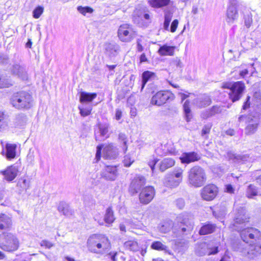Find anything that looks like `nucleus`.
<instances>
[{
  "label": "nucleus",
  "mask_w": 261,
  "mask_h": 261,
  "mask_svg": "<svg viewBox=\"0 0 261 261\" xmlns=\"http://www.w3.org/2000/svg\"><path fill=\"white\" fill-rule=\"evenodd\" d=\"M77 11L83 15H86L87 13H92L93 11V10L91 7L86 6H79L77 8Z\"/></svg>",
  "instance_id": "49"
},
{
  "label": "nucleus",
  "mask_w": 261,
  "mask_h": 261,
  "mask_svg": "<svg viewBox=\"0 0 261 261\" xmlns=\"http://www.w3.org/2000/svg\"><path fill=\"white\" fill-rule=\"evenodd\" d=\"M172 17V14L169 12H166L164 15L163 28L166 31H169V24Z\"/></svg>",
  "instance_id": "45"
},
{
  "label": "nucleus",
  "mask_w": 261,
  "mask_h": 261,
  "mask_svg": "<svg viewBox=\"0 0 261 261\" xmlns=\"http://www.w3.org/2000/svg\"><path fill=\"white\" fill-rule=\"evenodd\" d=\"M12 85V81L10 76L4 74H0V88H8Z\"/></svg>",
  "instance_id": "39"
},
{
  "label": "nucleus",
  "mask_w": 261,
  "mask_h": 261,
  "mask_svg": "<svg viewBox=\"0 0 261 261\" xmlns=\"http://www.w3.org/2000/svg\"><path fill=\"white\" fill-rule=\"evenodd\" d=\"M7 126V116L4 112L0 111V130L6 128Z\"/></svg>",
  "instance_id": "48"
},
{
  "label": "nucleus",
  "mask_w": 261,
  "mask_h": 261,
  "mask_svg": "<svg viewBox=\"0 0 261 261\" xmlns=\"http://www.w3.org/2000/svg\"><path fill=\"white\" fill-rule=\"evenodd\" d=\"M155 194L154 188L151 186L144 187L139 194V200L141 203L148 204L153 198Z\"/></svg>",
  "instance_id": "14"
},
{
  "label": "nucleus",
  "mask_w": 261,
  "mask_h": 261,
  "mask_svg": "<svg viewBox=\"0 0 261 261\" xmlns=\"http://www.w3.org/2000/svg\"><path fill=\"white\" fill-rule=\"evenodd\" d=\"M246 195L249 198H253L258 195V188L253 185H249L246 190Z\"/></svg>",
  "instance_id": "41"
},
{
  "label": "nucleus",
  "mask_w": 261,
  "mask_h": 261,
  "mask_svg": "<svg viewBox=\"0 0 261 261\" xmlns=\"http://www.w3.org/2000/svg\"><path fill=\"white\" fill-rule=\"evenodd\" d=\"M32 94L25 91H20L13 94L10 103L15 109L19 110H27L33 106Z\"/></svg>",
  "instance_id": "2"
},
{
  "label": "nucleus",
  "mask_w": 261,
  "mask_h": 261,
  "mask_svg": "<svg viewBox=\"0 0 261 261\" xmlns=\"http://www.w3.org/2000/svg\"><path fill=\"white\" fill-rule=\"evenodd\" d=\"M98 132L95 133V140L97 141H101L109 137V129L110 125L109 124H99Z\"/></svg>",
  "instance_id": "21"
},
{
  "label": "nucleus",
  "mask_w": 261,
  "mask_h": 261,
  "mask_svg": "<svg viewBox=\"0 0 261 261\" xmlns=\"http://www.w3.org/2000/svg\"><path fill=\"white\" fill-rule=\"evenodd\" d=\"M175 164V161L171 158H165L160 163L159 169L164 172L169 168L173 167Z\"/></svg>",
  "instance_id": "30"
},
{
  "label": "nucleus",
  "mask_w": 261,
  "mask_h": 261,
  "mask_svg": "<svg viewBox=\"0 0 261 261\" xmlns=\"http://www.w3.org/2000/svg\"><path fill=\"white\" fill-rule=\"evenodd\" d=\"M243 254L250 259H253L261 254V245L258 244H246Z\"/></svg>",
  "instance_id": "12"
},
{
  "label": "nucleus",
  "mask_w": 261,
  "mask_h": 261,
  "mask_svg": "<svg viewBox=\"0 0 261 261\" xmlns=\"http://www.w3.org/2000/svg\"><path fill=\"white\" fill-rule=\"evenodd\" d=\"M183 172L184 170L181 168L176 167L174 169L173 172L170 174L181 182L182 180Z\"/></svg>",
  "instance_id": "44"
},
{
  "label": "nucleus",
  "mask_w": 261,
  "mask_h": 261,
  "mask_svg": "<svg viewBox=\"0 0 261 261\" xmlns=\"http://www.w3.org/2000/svg\"><path fill=\"white\" fill-rule=\"evenodd\" d=\"M261 117V105L258 106L255 112H252L249 115L248 121L245 128V133L247 135H251L255 134L260 123Z\"/></svg>",
  "instance_id": "7"
},
{
  "label": "nucleus",
  "mask_w": 261,
  "mask_h": 261,
  "mask_svg": "<svg viewBox=\"0 0 261 261\" xmlns=\"http://www.w3.org/2000/svg\"><path fill=\"white\" fill-rule=\"evenodd\" d=\"M227 157L229 160H232L234 163H240L247 161L248 157L246 155H240L234 153L232 151H229L227 153Z\"/></svg>",
  "instance_id": "31"
},
{
  "label": "nucleus",
  "mask_w": 261,
  "mask_h": 261,
  "mask_svg": "<svg viewBox=\"0 0 261 261\" xmlns=\"http://www.w3.org/2000/svg\"><path fill=\"white\" fill-rule=\"evenodd\" d=\"M180 182L171 176L170 174H167L165 179L164 184L167 187L170 188H174L177 187L179 184Z\"/></svg>",
  "instance_id": "33"
},
{
  "label": "nucleus",
  "mask_w": 261,
  "mask_h": 261,
  "mask_svg": "<svg viewBox=\"0 0 261 261\" xmlns=\"http://www.w3.org/2000/svg\"><path fill=\"white\" fill-rule=\"evenodd\" d=\"M216 228V225L215 224L207 222L203 224L199 230V233L200 235L210 234L214 232Z\"/></svg>",
  "instance_id": "28"
},
{
  "label": "nucleus",
  "mask_w": 261,
  "mask_h": 261,
  "mask_svg": "<svg viewBox=\"0 0 261 261\" xmlns=\"http://www.w3.org/2000/svg\"><path fill=\"white\" fill-rule=\"evenodd\" d=\"M211 126H210L208 125H205L204 126L202 129L201 135L202 136H204L205 135H206L210 133V129H211Z\"/></svg>",
  "instance_id": "63"
},
{
  "label": "nucleus",
  "mask_w": 261,
  "mask_h": 261,
  "mask_svg": "<svg viewBox=\"0 0 261 261\" xmlns=\"http://www.w3.org/2000/svg\"><path fill=\"white\" fill-rule=\"evenodd\" d=\"M175 47L163 45L159 48L158 53L161 56H173L174 55Z\"/></svg>",
  "instance_id": "35"
},
{
  "label": "nucleus",
  "mask_w": 261,
  "mask_h": 261,
  "mask_svg": "<svg viewBox=\"0 0 261 261\" xmlns=\"http://www.w3.org/2000/svg\"><path fill=\"white\" fill-rule=\"evenodd\" d=\"M134 162V159H132L129 155H125L123 160V164L125 167H129Z\"/></svg>",
  "instance_id": "56"
},
{
  "label": "nucleus",
  "mask_w": 261,
  "mask_h": 261,
  "mask_svg": "<svg viewBox=\"0 0 261 261\" xmlns=\"http://www.w3.org/2000/svg\"><path fill=\"white\" fill-rule=\"evenodd\" d=\"M44 9L41 6L37 7L33 11V16L34 18L37 19L40 17L43 12Z\"/></svg>",
  "instance_id": "52"
},
{
  "label": "nucleus",
  "mask_w": 261,
  "mask_h": 261,
  "mask_svg": "<svg viewBox=\"0 0 261 261\" xmlns=\"http://www.w3.org/2000/svg\"><path fill=\"white\" fill-rule=\"evenodd\" d=\"M150 247L151 249L158 251H164L165 253L168 254H172L171 250L169 247L163 244L160 241H154L152 243Z\"/></svg>",
  "instance_id": "32"
},
{
  "label": "nucleus",
  "mask_w": 261,
  "mask_h": 261,
  "mask_svg": "<svg viewBox=\"0 0 261 261\" xmlns=\"http://www.w3.org/2000/svg\"><path fill=\"white\" fill-rule=\"evenodd\" d=\"M148 3L152 8H162L169 5L170 0H149Z\"/></svg>",
  "instance_id": "36"
},
{
  "label": "nucleus",
  "mask_w": 261,
  "mask_h": 261,
  "mask_svg": "<svg viewBox=\"0 0 261 261\" xmlns=\"http://www.w3.org/2000/svg\"><path fill=\"white\" fill-rule=\"evenodd\" d=\"M118 175L116 166H107L102 173V177L108 180H114Z\"/></svg>",
  "instance_id": "22"
},
{
  "label": "nucleus",
  "mask_w": 261,
  "mask_h": 261,
  "mask_svg": "<svg viewBox=\"0 0 261 261\" xmlns=\"http://www.w3.org/2000/svg\"><path fill=\"white\" fill-rule=\"evenodd\" d=\"M178 21L177 19H174L171 23V26L169 29V31L172 32L174 33L176 30V29L178 27Z\"/></svg>",
  "instance_id": "59"
},
{
  "label": "nucleus",
  "mask_w": 261,
  "mask_h": 261,
  "mask_svg": "<svg viewBox=\"0 0 261 261\" xmlns=\"http://www.w3.org/2000/svg\"><path fill=\"white\" fill-rule=\"evenodd\" d=\"M79 109L80 110V113L81 116L83 117L87 116L91 114L92 111V107H79Z\"/></svg>",
  "instance_id": "50"
},
{
  "label": "nucleus",
  "mask_w": 261,
  "mask_h": 261,
  "mask_svg": "<svg viewBox=\"0 0 261 261\" xmlns=\"http://www.w3.org/2000/svg\"><path fill=\"white\" fill-rule=\"evenodd\" d=\"M183 109L186 120L187 122L191 120L192 118V114L190 108V101L188 100H186L184 105Z\"/></svg>",
  "instance_id": "42"
},
{
  "label": "nucleus",
  "mask_w": 261,
  "mask_h": 261,
  "mask_svg": "<svg viewBox=\"0 0 261 261\" xmlns=\"http://www.w3.org/2000/svg\"><path fill=\"white\" fill-rule=\"evenodd\" d=\"M242 228V226L239 227L240 236L242 240L246 243H248L250 240H255L256 241L257 239L258 240L259 239L260 234L257 229L252 227Z\"/></svg>",
  "instance_id": "8"
},
{
  "label": "nucleus",
  "mask_w": 261,
  "mask_h": 261,
  "mask_svg": "<svg viewBox=\"0 0 261 261\" xmlns=\"http://www.w3.org/2000/svg\"><path fill=\"white\" fill-rule=\"evenodd\" d=\"M210 110L212 116L220 113L222 110V108L218 106H214Z\"/></svg>",
  "instance_id": "57"
},
{
  "label": "nucleus",
  "mask_w": 261,
  "mask_h": 261,
  "mask_svg": "<svg viewBox=\"0 0 261 261\" xmlns=\"http://www.w3.org/2000/svg\"><path fill=\"white\" fill-rule=\"evenodd\" d=\"M19 247V241L15 234L11 232H4L0 235V248L4 251L14 252Z\"/></svg>",
  "instance_id": "5"
},
{
  "label": "nucleus",
  "mask_w": 261,
  "mask_h": 261,
  "mask_svg": "<svg viewBox=\"0 0 261 261\" xmlns=\"http://www.w3.org/2000/svg\"><path fill=\"white\" fill-rule=\"evenodd\" d=\"M11 217L5 214H0V230L7 229L12 225Z\"/></svg>",
  "instance_id": "29"
},
{
  "label": "nucleus",
  "mask_w": 261,
  "mask_h": 261,
  "mask_svg": "<svg viewBox=\"0 0 261 261\" xmlns=\"http://www.w3.org/2000/svg\"><path fill=\"white\" fill-rule=\"evenodd\" d=\"M172 97V93L169 91H160L153 95L150 103L153 105L161 106Z\"/></svg>",
  "instance_id": "10"
},
{
  "label": "nucleus",
  "mask_w": 261,
  "mask_h": 261,
  "mask_svg": "<svg viewBox=\"0 0 261 261\" xmlns=\"http://www.w3.org/2000/svg\"><path fill=\"white\" fill-rule=\"evenodd\" d=\"M222 88L230 90L228 93L229 97L234 102L241 98L245 86L243 82L238 81L233 83H225L223 84Z\"/></svg>",
  "instance_id": "6"
},
{
  "label": "nucleus",
  "mask_w": 261,
  "mask_h": 261,
  "mask_svg": "<svg viewBox=\"0 0 261 261\" xmlns=\"http://www.w3.org/2000/svg\"><path fill=\"white\" fill-rule=\"evenodd\" d=\"M226 16V21L228 24L234 23L239 16L236 6L234 5H229L227 9Z\"/></svg>",
  "instance_id": "17"
},
{
  "label": "nucleus",
  "mask_w": 261,
  "mask_h": 261,
  "mask_svg": "<svg viewBox=\"0 0 261 261\" xmlns=\"http://www.w3.org/2000/svg\"><path fill=\"white\" fill-rule=\"evenodd\" d=\"M18 185L23 190H27L30 187L29 181L26 179L21 178L18 182Z\"/></svg>",
  "instance_id": "54"
},
{
  "label": "nucleus",
  "mask_w": 261,
  "mask_h": 261,
  "mask_svg": "<svg viewBox=\"0 0 261 261\" xmlns=\"http://www.w3.org/2000/svg\"><path fill=\"white\" fill-rule=\"evenodd\" d=\"M146 179L142 176H137L135 177L131 182L129 188V193L134 195L138 193L141 190L144 188L145 184Z\"/></svg>",
  "instance_id": "13"
},
{
  "label": "nucleus",
  "mask_w": 261,
  "mask_h": 261,
  "mask_svg": "<svg viewBox=\"0 0 261 261\" xmlns=\"http://www.w3.org/2000/svg\"><path fill=\"white\" fill-rule=\"evenodd\" d=\"M103 220L108 225L111 224L115 220L114 212L111 206L107 208Z\"/></svg>",
  "instance_id": "37"
},
{
  "label": "nucleus",
  "mask_w": 261,
  "mask_h": 261,
  "mask_svg": "<svg viewBox=\"0 0 261 261\" xmlns=\"http://www.w3.org/2000/svg\"><path fill=\"white\" fill-rule=\"evenodd\" d=\"M176 206L180 210L184 208L185 202L182 198H178L175 201Z\"/></svg>",
  "instance_id": "58"
},
{
  "label": "nucleus",
  "mask_w": 261,
  "mask_h": 261,
  "mask_svg": "<svg viewBox=\"0 0 261 261\" xmlns=\"http://www.w3.org/2000/svg\"><path fill=\"white\" fill-rule=\"evenodd\" d=\"M111 247L110 242L105 235L101 234H93L87 241L88 250L93 253H100L101 251L109 249Z\"/></svg>",
  "instance_id": "3"
},
{
  "label": "nucleus",
  "mask_w": 261,
  "mask_h": 261,
  "mask_svg": "<svg viewBox=\"0 0 261 261\" xmlns=\"http://www.w3.org/2000/svg\"><path fill=\"white\" fill-rule=\"evenodd\" d=\"M103 47L105 54L110 58L116 57L120 51L119 45L115 42H106Z\"/></svg>",
  "instance_id": "18"
},
{
  "label": "nucleus",
  "mask_w": 261,
  "mask_h": 261,
  "mask_svg": "<svg viewBox=\"0 0 261 261\" xmlns=\"http://www.w3.org/2000/svg\"><path fill=\"white\" fill-rule=\"evenodd\" d=\"M193 102L198 108H202L210 105L212 100L208 95L203 94L195 98Z\"/></svg>",
  "instance_id": "24"
},
{
  "label": "nucleus",
  "mask_w": 261,
  "mask_h": 261,
  "mask_svg": "<svg viewBox=\"0 0 261 261\" xmlns=\"http://www.w3.org/2000/svg\"><path fill=\"white\" fill-rule=\"evenodd\" d=\"M135 21L139 22L140 20H149L150 16L148 13L143 10H136L134 13Z\"/></svg>",
  "instance_id": "38"
},
{
  "label": "nucleus",
  "mask_w": 261,
  "mask_h": 261,
  "mask_svg": "<svg viewBox=\"0 0 261 261\" xmlns=\"http://www.w3.org/2000/svg\"><path fill=\"white\" fill-rule=\"evenodd\" d=\"M213 116L210 109L203 111L201 113V117L202 119H206L210 117Z\"/></svg>",
  "instance_id": "61"
},
{
  "label": "nucleus",
  "mask_w": 261,
  "mask_h": 261,
  "mask_svg": "<svg viewBox=\"0 0 261 261\" xmlns=\"http://www.w3.org/2000/svg\"><path fill=\"white\" fill-rule=\"evenodd\" d=\"M118 36L121 41L128 42L134 38L135 34L132 28L128 24H123L118 29Z\"/></svg>",
  "instance_id": "9"
},
{
  "label": "nucleus",
  "mask_w": 261,
  "mask_h": 261,
  "mask_svg": "<svg viewBox=\"0 0 261 261\" xmlns=\"http://www.w3.org/2000/svg\"><path fill=\"white\" fill-rule=\"evenodd\" d=\"M244 22L245 25L247 28H249L252 22V14L248 11L246 13V14L244 15Z\"/></svg>",
  "instance_id": "51"
},
{
  "label": "nucleus",
  "mask_w": 261,
  "mask_h": 261,
  "mask_svg": "<svg viewBox=\"0 0 261 261\" xmlns=\"http://www.w3.org/2000/svg\"><path fill=\"white\" fill-rule=\"evenodd\" d=\"M103 148V145H100L97 146L96 148V156L95 159L97 160V161H99L101 157V150Z\"/></svg>",
  "instance_id": "62"
},
{
  "label": "nucleus",
  "mask_w": 261,
  "mask_h": 261,
  "mask_svg": "<svg viewBox=\"0 0 261 261\" xmlns=\"http://www.w3.org/2000/svg\"><path fill=\"white\" fill-rule=\"evenodd\" d=\"M118 139L120 141L123 142V149L124 151L125 152L127 150V137L126 135L124 133H120L118 135Z\"/></svg>",
  "instance_id": "53"
},
{
  "label": "nucleus",
  "mask_w": 261,
  "mask_h": 261,
  "mask_svg": "<svg viewBox=\"0 0 261 261\" xmlns=\"http://www.w3.org/2000/svg\"><path fill=\"white\" fill-rule=\"evenodd\" d=\"M193 227V221L185 214H180L177 216L174 222L168 219L162 222L158 226L159 230L164 233L169 232L172 229L173 237L179 239L190 234Z\"/></svg>",
  "instance_id": "1"
},
{
  "label": "nucleus",
  "mask_w": 261,
  "mask_h": 261,
  "mask_svg": "<svg viewBox=\"0 0 261 261\" xmlns=\"http://www.w3.org/2000/svg\"><path fill=\"white\" fill-rule=\"evenodd\" d=\"M196 254L198 256L215 254L218 252V247H208L205 243H202L197 246L195 250Z\"/></svg>",
  "instance_id": "16"
},
{
  "label": "nucleus",
  "mask_w": 261,
  "mask_h": 261,
  "mask_svg": "<svg viewBox=\"0 0 261 261\" xmlns=\"http://www.w3.org/2000/svg\"><path fill=\"white\" fill-rule=\"evenodd\" d=\"M124 246L126 248L133 251H137L139 248L137 242L133 241L126 242L124 243Z\"/></svg>",
  "instance_id": "47"
},
{
  "label": "nucleus",
  "mask_w": 261,
  "mask_h": 261,
  "mask_svg": "<svg viewBox=\"0 0 261 261\" xmlns=\"http://www.w3.org/2000/svg\"><path fill=\"white\" fill-rule=\"evenodd\" d=\"M154 75V73L150 72L149 71H144L142 73V89H143L145 87L147 82L149 81L150 79H151L152 76Z\"/></svg>",
  "instance_id": "46"
},
{
  "label": "nucleus",
  "mask_w": 261,
  "mask_h": 261,
  "mask_svg": "<svg viewBox=\"0 0 261 261\" xmlns=\"http://www.w3.org/2000/svg\"><path fill=\"white\" fill-rule=\"evenodd\" d=\"M9 62V58L6 54L0 53V63L6 64Z\"/></svg>",
  "instance_id": "60"
},
{
  "label": "nucleus",
  "mask_w": 261,
  "mask_h": 261,
  "mask_svg": "<svg viewBox=\"0 0 261 261\" xmlns=\"http://www.w3.org/2000/svg\"><path fill=\"white\" fill-rule=\"evenodd\" d=\"M201 156L200 154L195 151L184 152L179 157L182 164H189L200 160Z\"/></svg>",
  "instance_id": "19"
},
{
  "label": "nucleus",
  "mask_w": 261,
  "mask_h": 261,
  "mask_svg": "<svg viewBox=\"0 0 261 261\" xmlns=\"http://www.w3.org/2000/svg\"><path fill=\"white\" fill-rule=\"evenodd\" d=\"M226 214V210L225 207L217 209L213 211V216L218 220H221L223 219Z\"/></svg>",
  "instance_id": "43"
},
{
  "label": "nucleus",
  "mask_w": 261,
  "mask_h": 261,
  "mask_svg": "<svg viewBox=\"0 0 261 261\" xmlns=\"http://www.w3.org/2000/svg\"><path fill=\"white\" fill-rule=\"evenodd\" d=\"M17 145L15 144L7 143L6 145L5 148L3 151L4 154L8 160H11L16 156V149Z\"/></svg>",
  "instance_id": "26"
},
{
  "label": "nucleus",
  "mask_w": 261,
  "mask_h": 261,
  "mask_svg": "<svg viewBox=\"0 0 261 261\" xmlns=\"http://www.w3.org/2000/svg\"><path fill=\"white\" fill-rule=\"evenodd\" d=\"M58 210L66 216H71L74 213V211L70 207L69 204L65 201L60 202Z\"/></svg>",
  "instance_id": "27"
},
{
  "label": "nucleus",
  "mask_w": 261,
  "mask_h": 261,
  "mask_svg": "<svg viewBox=\"0 0 261 261\" xmlns=\"http://www.w3.org/2000/svg\"><path fill=\"white\" fill-rule=\"evenodd\" d=\"M103 153L106 159H115L118 155V149L113 144H110L103 148Z\"/></svg>",
  "instance_id": "23"
},
{
  "label": "nucleus",
  "mask_w": 261,
  "mask_h": 261,
  "mask_svg": "<svg viewBox=\"0 0 261 261\" xmlns=\"http://www.w3.org/2000/svg\"><path fill=\"white\" fill-rule=\"evenodd\" d=\"M218 188L214 185H208L202 188L201 192L202 198L206 201L214 199L217 195Z\"/></svg>",
  "instance_id": "15"
},
{
  "label": "nucleus",
  "mask_w": 261,
  "mask_h": 261,
  "mask_svg": "<svg viewBox=\"0 0 261 261\" xmlns=\"http://www.w3.org/2000/svg\"><path fill=\"white\" fill-rule=\"evenodd\" d=\"M27 121V116L23 113H19L15 116L13 122L16 126H18L25 124Z\"/></svg>",
  "instance_id": "40"
},
{
  "label": "nucleus",
  "mask_w": 261,
  "mask_h": 261,
  "mask_svg": "<svg viewBox=\"0 0 261 261\" xmlns=\"http://www.w3.org/2000/svg\"><path fill=\"white\" fill-rule=\"evenodd\" d=\"M1 172L4 176V178L6 180L11 181L16 177L18 173V169L15 166H10L7 167L6 170L2 171Z\"/></svg>",
  "instance_id": "25"
},
{
  "label": "nucleus",
  "mask_w": 261,
  "mask_h": 261,
  "mask_svg": "<svg viewBox=\"0 0 261 261\" xmlns=\"http://www.w3.org/2000/svg\"><path fill=\"white\" fill-rule=\"evenodd\" d=\"M97 96L96 93H88L82 91L80 93V101L81 103L91 102Z\"/></svg>",
  "instance_id": "34"
},
{
  "label": "nucleus",
  "mask_w": 261,
  "mask_h": 261,
  "mask_svg": "<svg viewBox=\"0 0 261 261\" xmlns=\"http://www.w3.org/2000/svg\"><path fill=\"white\" fill-rule=\"evenodd\" d=\"M12 74L17 76L22 80H27L28 77L25 67L23 65L18 63L14 64L11 69Z\"/></svg>",
  "instance_id": "20"
},
{
  "label": "nucleus",
  "mask_w": 261,
  "mask_h": 261,
  "mask_svg": "<svg viewBox=\"0 0 261 261\" xmlns=\"http://www.w3.org/2000/svg\"><path fill=\"white\" fill-rule=\"evenodd\" d=\"M249 221V217L246 214V210L243 207H240L235 210V216L233 224L235 229L240 230L239 225L243 224Z\"/></svg>",
  "instance_id": "11"
},
{
  "label": "nucleus",
  "mask_w": 261,
  "mask_h": 261,
  "mask_svg": "<svg viewBox=\"0 0 261 261\" xmlns=\"http://www.w3.org/2000/svg\"><path fill=\"white\" fill-rule=\"evenodd\" d=\"M35 155L34 151H32L30 149L27 157V162L30 165L34 164Z\"/></svg>",
  "instance_id": "55"
},
{
  "label": "nucleus",
  "mask_w": 261,
  "mask_h": 261,
  "mask_svg": "<svg viewBox=\"0 0 261 261\" xmlns=\"http://www.w3.org/2000/svg\"><path fill=\"white\" fill-rule=\"evenodd\" d=\"M206 179L205 171L200 166L195 165L188 171V182L191 186L201 187L205 184Z\"/></svg>",
  "instance_id": "4"
},
{
  "label": "nucleus",
  "mask_w": 261,
  "mask_h": 261,
  "mask_svg": "<svg viewBox=\"0 0 261 261\" xmlns=\"http://www.w3.org/2000/svg\"><path fill=\"white\" fill-rule=\"evenodd\" d=\"M234 189L232 186L230 184H228L225 186V191L227 193L232 194L234 193Z\"/></svg>",
  "instance_id": "64"
}]
</instances>
